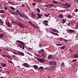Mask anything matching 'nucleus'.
<instances>
[{"label":"nucleus","mask_w":78,"mask_h":78,"mask_svg":"<svg viewBox=\"0 0 78 78\" xmlns=\"http://www.w3.org/2000/svg\"><path fill=\"white\" fill-rule=\"evenodd\" d=\"M51 31H53V32H56L57 33H59V32L57 31V30L55 29H52Z\"/></svg>","instance_id":"12"},{"label":"nucleus","mask_w":78,"mask_h":78,"mask_svg":"<svg viewBox=\"0 0 78 78\" xmlns=\"http://www.w3.org/2000/svg\"><path fill=\"white\" fill-rule=\"evenodd\" d=\"M0 21L1 22V24H3L4 22H3V21L2 20L0 19Z\"/></svg>","instance_id":"31"},{"label":"nucleus","mask_w":78,"mask_h":78,"mask_svg":"<svg viewBox=\"0 0 78 78\" xmlns=\"http://www.w3.org/2000/svg\"><path fill=\"white\" fill-rule=\"evenodd\" d=\"M59 39L61 41H63V38H61V37L59 38Z\"/></svg>","instance_id":"38"},{"label":"nucleus","mask_w":78,"mask_h":78,"mask_svg":"<svg viewBox=\"0 0 78 78\" xmlns=\"http://www.w3.org/2000/svg\"><path fill=\"white\" fill-rule=\"evenodd\" d=\"M38 17H40V19H41V15L39 14V13H37Z\"/></svg>","instance_id":"37"},{"label":"nucleus","mask_w":78,"mask_h":78,"mask_svg":"<svg viewBox=\"0 0 78 78\" xmlns=\"http://www.w3.org/2000/svg\"><path fill=\"white\" fill-rule=\"evenodd\" d=\"M12 22L13 23H14L15 24L17 23V22H15L14 21H13V20H12Z\"/></svg>","instance_id":"33"},{"label":"nucleus","mask_w":78,"mask_h":78,"mask_svg":"<svg viewBox=\"0 0 78 78\" xmlns=\"http://www.w3.org/2000/svg\"><path fill=\"white\" fill-rule=\"evenodd\" d=\"M51 58H53L52 55H49L48 57V59H51Z\"/></svg>","instance_id":"13"},{"label":"nucleus","mask_w":78,"mask_h":78,"mask_svg":"<svg viewBox=\"0 0 78 78\" xmlns=\"http://www.w3.org/2000/svg\"><path fill=\"white\" fill-rule=\"evenodd\" d=\"M8 62H10V63H12V62L11 61L9 60V61H8Z\"/></svg>","instance_id":"53"},{"label":"nucleus","mask_w":78,"mask_h":78,"mask_svg":"<svg viewBox=\"0 0 78 78\" xmlns=\"http://www.w3.org/2000/svg\"><path fill=\"white\" fill-rule=\"evenodd\" d=\"M22 7H25V5L24 4H23L22 5Z\"/></svg>","instance_id":"56"},{"label":"nucleus","mask_w":78,"mask_h":78,"mask_svg":"<svg viewBox=\"0 0 78 78\" xmlns=\"http://www.w3.org/2000/svg\"><path fill=\"white\" fill-rule=\"evenodd\" d=\"M8 12H10V13H11V14H13V15L14 14V12H12L11 10L8 11Z\"/></svg>","instance_id":"16"},{"label":"nucleus","mask_w":78,"mask_h":78,"mask_svg":"<svg viewBox=\"0 0 78 78\" xmlns=\"http://www.w3.org/2000/svg\"><path fill=\"white\" fill-rule=\"evenodd\" d=\"M18 46L20 47H22V45L20 44H18Z\"/></svg>","instance_id":"54"},{"label":"nucleus","mask_w":78,"mask_h":78,"mask_svg":"<svg viewBox=\"0 0 78 78\" xmlns=\"http://www.w3.org/2000/svg\"><path fill=\"white\" fill-rule=\"evenodd\" d=\"M77 60V59H73L72 61V62H75Z\"/></svg>","instance_id":"29"},{"label":"nucleus","mask_w":78,"mask_h":78,"mask_svg":"<svg viewBox=\"0 0 78 78\" xmlns=\"http://www.w3.org/2000/svg\"><path fill=\"white\" fill-rule=\"evenodd\" d=\"M57 46H62V44H56Z\"/></svg>","instance_id":"35"},{"label":"nucleus","mask_w":78,"mask_h":78,"mask_svg":"<svg viewBox=\"0 0 78 78\" xmlns=\"http://www.w3.org/2000/svg\"><path fill=\"white\" fill-rule=\"evenodd\" d=\"M35 56H38V55H37V54H35Z\"/></svg>","instance_id":"62"},{"label":"nucleus","mask_w":78,"mask_h":78,"mask_svg":"<svg viewBox=\"0 0 78 78\" xmlns=\"http://www.w3.org/2000/svg\"><path fill=\"white\" fill-rule=\"evenodd\" d=\"M6 51H9V50L8 49H5Z\"/></svg>","instance_id":"61"},{"label":"nucleus","mask_w":78,"mask_h":78,"mask_svg":"<svg viewBox=\"0 0 78 78\" xmlns=\"http://www.w3.org/2000/svg\"><path fill=\"white\" fill-rule=\"evenodd\" d=\"M16 12L17 13V14H18V15H20V12H19V11L18 10H16Z\"/></svg>","instance_id":"28"},{"label":"nucleus","mask_w":78,"mask_h":78,"mask_svg":"<svg viewBox=\"0 0 78 78\" xmlns=\"http://www.w3.org/2000/svg\"><path fill=\"white\" fill-rule=\"evenodd\" d=\"M12 52L13 53H14V54H15V55H17V53L16 52L14 51Z\"/></svg>","instance_id":"48"},{"label":"nucleus","mask_w":78,"mask_h":78,"mask_svg":"<svg viewBox=\"0 0 78 78\" xmlns=\"http://www.w3.org/2000/svg\"><path fill=\"white\" fill-rule=\"evenodd\" d=\"M4 8L5 10H6V9H8V8H7V7H5Z\"/></svg>","instance_id":"58"},{"label":"nucleus","mask_w":78,"mask_h":78,"mask_svg":"<svg viewBox=\"0 0 78 78\" xmlns=\"http://www.w3.org/2000/svg\"><path fill=\"white\" fill-rule=\"evenodd\" d=\"M59 16L60 17H61V18H63V15H62L60 14L59 15Z\"/></svg>","instance_id":"32"},{"label":"nucleus","mask_w":78,"mask_h":78,"mask_svg":"<svg viewBox=\"0 0 78 78\" xmlns=\"http://www.w3.org/2000/svg\"><path fill=\"white\" fill-rule=\"evenodd\" d=\"M36 5V4L35 3H32V5H33V6H35Z\"/></svg>","instance_id":"50"},{"label":"nucleus","mask_w":78,"mask_h":78,"mask_svg":"<svg viewBox=\"0 0 78 78\" xmlns=\"http://www.w3.org/2000/svg\"><path fill=\"white\" fill-rule=\"evenodd\" d=\"M24 16V18H27V19H28V16H27L25 15Z\"/></svg>","instance_id":"44"},{"label":"nucleus","mask_w":78,"mask_h":78,"mask_svg":"<svg viewBox=\"0 0 78 78\" xmlns=\"http://www.w3.org/2000/svg\"><path fill=\"white\" fill-rule=\"evenodd\" d=\"M22 45H21V46L20 47L22 48V49H23V50H24L25 49V46H24V45H25V43L23 44H22Z\"/></svg>","instance_id":"14"},{"label":"nucleus","mask_w":78,"mask_h":78,"mask_svg":"<svg viewBox=\"0 0 78 78\" xmlns=\"http://www.w3.org/2000/svg\"><path fill=\"white\" fill-rule=\"evenodd\" d=\"M41 56H43V57H45V54H44L43 53V54H42L41 55Z\"/></svg>","instance_id":"45"},{"label":"nucleus","mask_w":78,"mask_h":78,"mask_svg":"<svg viewBox=\"0 0 78 78\" xmlns=\"http://www.w3.org/2000/svg\"><path fill=\"white\" fill-rule=\"evenodd\" d=\"M29 23L30 25H32L33 24V23H32V22H31V21H30L29 22Z\"/></svg>","instance_id":"34"},{"label":"nucleus","mask_w":78,"mask_h":78,"mask_svg":"<svg viewBox=\"0 0 78 78\" xmlns=\"http://www.w3.org/2000/svg\"><path fill=\"white\" fill-rule=\"evenodd\" d=\"M23 65L24 67L28 68L30 67V65L28 64L27 63H24L23 64Z\"/></svg>","instance_id":"3"},{"label":"nucleus","mask_w":78,"mask_h":78,"mask_svg":"<svg viewBox=\"0 0 78 78\" xmlns=\"http://www.w3.org/2000/svg\"><path fill=\"white\" fill-rule=\"evenodd\" d=\"M53 3H55V4H58L59 3L58 2L55 1H53Z\"/></svg>","instance_id":"19"},{"label":"nucleus","mask_w":78,"mask_h":78,"mask_svg":"<svg viewBox=\"0 0 78 78\" xmlns=\"http://www.w3.org/2000/svg\"><path fill=\"white\" fill-rule=\"evenodd\" d=\"M67 40L65 39L64 42H67Z\"/></svg>","instance_id":"63"},{"label":"nucleus","mask_w":78,"mask_h":78,"mask_svg":"<svg viewBox=\"0 0 78 78\" xmlns=\"http://www.w3.org/2000/svg\"><path fill=\"white\" fill-rule=\"evenodd\" d=\"M66 21H67V20L65 19H63L62 20V21L64 23H66Z\"/></svg>","instance_id":"27"},{"label":"nucleus","mask_w":78,"mask_h":78,"mask_svg":"<svg viewBox=\"0 0 78 78\" xmlns=\"http://www.w3.org/2000/svg\"><path fill=\"white\" fill-rule=\"evenodd\" d=\"M49 6V4H46L45 6L46 7H47V6Z\"/></svg>","instance_id":"59"},{"label":"nucleus","mask_w":78,"mask_h":78,"mask_svg":"<svg viewBox=\"0 0 78 78\" xmlns=\"http://www.w3.org/2000/svg\"><path fill=\"white\" fill-rule=\"evenodd\" d=\"M78 58V54H76L75 56V58Z\"/></svg>","instance_id":"40"},{"label":"nucleus","mask_w":78,"mask_h":78,"mask_svg":"<svg viewBox=\"0 0 78 78\" xmlns=\"http://www.w3.org/2000/svg\"><path fill=\"white\" fill-rule=\"evenodd\" d=\"M44 23H43L44 24L46 25V26H48V20H44Z\"/></svg>","instance_id":"4"},{"label":"nucleus","mask_w":78,"mask_h":78,"mask_svg":"<svg viewBox=\"0 0 78 78\" xmlns=\"http://www.w3.org/2000/svg\"><path fill=\"white\" fill-rule=\"evenodd\" d=\"M68 18L70 19V18H72V16H71L69 15L68 16Z\"/></svg>","instance_id":"46"},{"label":"nucleus","mask_w":78,"mask_h":78,"mask_svg":"<svg viewBox=\"0 0 78 78\" xmlns=\"http://www.w3.org/2000/svg\"><path fill=\"white\" fill-rule=\"evenodd\" d=\"M49 64L51 66H54V67H56V62H49Z\"/></svg>","instance_id":"1"},{"label":"nucleus","mask_w":78,"mask_h":78,"mask_svg":"<svg viewBox=\"0 0 78 78\" xmlns=\"http://www.w3.org/2000/svg\"><path fill=\"white\" fill-rule=\"evenodd\" d=\"M5 13V12L3 11V10H1L0 11V13Z\"/></svg>","instance_id":"30"},{"label":"nucleus","mask_w":78,"mask_h":78,"mask_svg":"<svg viewBox=\"0 0 78 78\" xmlns=\"http://www.w3.org/2000/svg\"><path fill=\"white\" fill-rule=\"evenodd\" d=\"M71 23L72 24H73V23H74V21H72L71 22Z\"/></svg>","instance_id":"60"},{"label":"nucleus","mask_w":78,"mask_h":78,"mask_svg":"<svg viewBox=\"0 0 78 78\" xmlns=\"http://www.w3.org/2000/svg\"><path fill=\"white\" fill-rule=\"evenodd\" d=\"M65 47H66V46H62L61 48V49L63 50V49H64Z\"/></svg>","instance_id":"41"},{"label":"nucleus","mask_w":78,"mask_h":78,"mask_svg":"<svg viewBox=\"0 0 78 78\" xmlns=\"http://www.w3.org/2000/svg\"><path fill=\"white\" fill-rule=\"evenodd\" d=\"M33 67L35 70H37L38 69V66L37 65H34Z\"/></svg>","instance_id":"9"},{"label":"nucleus","mask_w":78,"mask_h":78,"mask_svg":"<svg viewBox=\"0 0 78 78\" xmlns=\"http://www.w3.org/2000/svg\"><path fill=\"white\" fill-rule=\"evenodd\" d=\"M37 60H38L39 61H40V62H45V60H44V59H41L39 58H38Z\"/></svg>","instance_id":"8"},{"label":"nucleus","mask_w":78,"mask_h":78,"mask_svg":"<svg viewBox=\"0 0 78 78\" xmlns=\"http://www.w3.org/2000/svg\"><path fill=\"white\" fill-rule=\"evenodd\" d=\"M55 67V66H50L48 70H49L51 71L53 70L54 68Z\"/></svg>","instance_id":"2"},{"label":"nucleus","mask_w":78,"mask_h":78,"mask_svg":"<svg viewBox=\"0 0 78 78\" xmlns=\"http://www.w3.org/2000/svg\"><path fill=\"white\" fill-rule=\"evenodd\" d=\"M78 11V9H75V12H76Z\"/></svg>","instance_id":"49"},{"label":"nucleus","mask_w":78,"mask_h":78,"mask_svg":"<svg viewBox=\"0 0 78 78\" xmlns=\"http://www.w3.org/2000/svg\"><path fill=\"white\" fill-rule=\"evenodd\" d=\"M69 51H70V53H72V52H73V51H72V49H70L69 50Z\"/></svg>","instance_id":"43"},{"label":"nucleus","mask_w":78,"mask_h":78,"mask_svg":"<svg viewBox=\"0 0 78 78\" xmlns=\"http://www.w3.org/2000/svg\"><path fill=\"white\" fill-rule=\"evenodd\" d=\"M17 25L19 26L21 28H23V24H21V23H17Z\"/></svg>","instance_id":"5"},{"label":"nucleus","mask_w":78,"mask_h":78,"mask_svg":"<svg viewBox=\"0 0 78 78\" xmlns=\"http://www.w3.org/2000/svg\"><path fill=\"white\" fill-rule=\"evenodd\" d=\"M37 12H40V9L39 8L37 9Z\"/></svg>","instance_id":"26"},{"label":"nucleus","mask_w":78,"mask_h":78,"mask_svg":"<svg viewBox=\"0 0 78 78\" xmlns=\"http://www.w3.org/2000/svg\"><path fill=\"white\" fill-rule=\"evenodd\" d=\"M16 42L17 43H19L20 44H22V45H23V44H24V43L20 41H16Z\"/></svg>","instance_id":"7"},{"label":"nucleus","mask_w":78,"mask_h":78,"mask_svg":"<svg viewBox=\"0 0 78 78\" xmlns=\"http://www.w3.org/2000/svg\"><path fill=\"white\" fill-rule=\"evenodd\" d=\"M45 70H47V69H48V67H45Z\"/></svg>","instance_id":"57"},{"label":"nucleus","mask_w":78,"mask_h":78,"mask_svg":"<svg viewBox=\"0 0 78 78\" xmlns=\"http://www.w3.org/2000/svg\"><path fill=\"white\" fill-rule=\"evenodd\" d=\"M51 33L52 34H53L54 35H55V36H59V34L57 33H55L52 31L51 32Z\"/></svg>","instance_id":"10"},{"label":"nucleus","mask_w":78,"mask_h":78,"mask_svg":"<svg viewBox=\"0 0 78 78\" xmlns=\"http://www.w3.org/2000/svg\"><path fill=\"white\" fill-rule=\"evenodd\" d=\"M64 65H65V64H64V63L63 62L61 64V67H64L65 66Z\"/></svg>","instance_id":"15"},{"label":"nucleus","mask_w":78,"mask_h":78,"mask_svg":"<svg viewBox=\"0 0 78 78\" xmlns=\"http://www.w3.org/2000/svg\"><path fill=\"white\" fill-rule=\"evenodd\" d=\"M2 66L3 67H6V65L4 63H2Z\"/></svg>","instance_id":"25"},{"label":"nucleus","mask_w":78,"mask_h":78,"mask_svg":"<svg viewBox=\"0 0 78 78\" xmlns=\"http://www.w3.org/2000/svg\"><path fill=\"white\" fill-rule=\"evenodd\" d=\"M39 47H42V44H39Z\"/></svg>","instance_id":"51"},{"label":"nucleus","mask_w":78,"mask_h":78,"mask_svg":"<svg viewBox=\"0 0 78 78\" xmlns=\"http://www.w3.org/2000/svg\"><path fill=\"white\" fill-rule=\"evenodd\" d=\"M41 52H43V51H44V50L43 49H41Z\"/></svg>","instance_id":"52"},{"label":"nucleus","mask_w":78,"mask_h":78,"mask_svg":"<svg viewBox=\"0 0 78 78\" xmlns=\"http://www.w3.org/2000/svg\"><path fill=\"white\" fill-rule=\"evenodd\" d=\"M32 26H33L34 27V28H36V26H35V24H32Z\"/></svg>","instance_id":"42"},{"label":"nucleus","mask_w":78,"mask_h":78,"mask_svg":"<svg viewBox=\"0 0 78 78\" xmlns=\"http://www.w3.org/2000/svg\"><path fill=\"white\" fill-rule=\"evenodd\" d=\"M31 16L32 17H35V14L34 13H33V12L31 13Z\"/></svg>","instance_id":"23"},{"label":"nucleus","mask_w":78,"mask_h":78,"mask_svg":"<svg viewBox=\"0 0 78 78\" xmlns=\"http://www.w3.org/2000/svg\"><path fill=\"white\" fill-rule=\"evenodd\" d=\"M10 3L12 5H15V4H14L13 2H10Z\"/></svg>","instance_id":"47"},{"label":"nucleus","mask_w":78,"mask_h":78,"mask_svg":"<svg viewBox=\"0 0 78 78\" xmlns=\"http://www.w3.org/2000/svg\"><path fill=\"white\" fill-rule=\"evenodd\" d=\"M2 56H3V57H5L6 56L4 55H2Z\"/></svg>","instance_id":"64"},{"label":"nucleus","mask_w":78,"mask_h":78,"mask_svg":"<svg viewBox=\"0 0 78 78\" xmlns=\"http://www.w3.org/2000/svg\"><path fill=\"white\" fill-rule=\"evenodd\" d=\"M28 49H29V50H32V49L30 48H28Z\"/></svg>","instance_id":"55"},{"label":"nucleus","mask_w":78,"mask_h":78,"mask_svg":"<svg viewBox=\"0 0 78 78\" xmlns=\"http://www.w3.org/2000/svg\"><path fill=\"white\" fill-rule=\"evenodd\" d=\"M49 6L51 7H53L54 5L53 4H49Z\"/></svg>","instance_id":"36"},{"label":"nucleus","mask_w":78,"mask_h":78,"mask_svg":"<svg viewBox=\"0 0 78 78\" xmlns=\"http://www.w3.org/2000/svg\"><path fill=\"white\" fill-rule=\"evenodd\" d=\"M7 25L9 27H11V24H10V23L9 22H8L7 23Z\"/></svg>","instance_id":"24"},{"label":"nucleus","mask_w":78,"mask_h":78,"mask_svg":"<svg viewBox=\"0 0 78 78\" xmlns=\"http://www.w3.org/2000/svg\"><path fill=\"white\" fill-rule=\"evenodd\" d=\"M4 35V34H0V38H1V39H2L3 38V35Z\"/></svg>","instance_id":"18"},{"label":"nucleus","mask_w":78,"mask_h":78,"mask_svg":"<svg viewBox=\"0 0 78 78\" xmlns=\"http://www.w3.org/2000/svg\"><path fill=\"white\" fill-rule=\"evenodd\" d=\"M18 54H19V55H21V56H24L25 55H24V53L19 51L18 52Z\"/></svg>","instance_id":"6"},{"label":"nucleus","mask_w":78,"mask_h":78,"mask_svg":"<svg viewBox=\"0 0 78 78\" xmlns=\"http://www.w3.org/2000/svg\"><path fill=\"white\" fill-rule=\"evenodd\" d=\"M43 69H44V67L41 66L39 67L38 70H43Z\"/></svg>","instance_id":"22"},{"label":"nucleus","mask_w":78,"mask_h":78,"mask_svg":"<svg viewBox=\"0 0 78 78\" xmlns=\"http://www.w3.org/2000/svg\"><path fill=\"white\" fill-rule=\"evenodd\" d=\"M10 7L11 8V9L12 10H14V9H15V8L10 6Z\"/></svg>","instance_id":"39"},{"label":"nucleus","mask_w":78,"mask_h":78,"mask_svg":"<svg viewBox=\"0 0 78 78\" xmlns=\"http://www.w3.org/2000/svg\"><path fill=\"white\" fill-rule=\"evenodd\" d=\"M65 6H67L68 8H70V5L68 3H65Z\"/></svg>","instance_id":"11"},{"label":"nucleus","mask_w":78,"mask_h":78,"mask_svg":"<svg viewBox=\"0 0 78 78\" xmlns=\"http://www.w3.org/2000/svg\"><path fill=\"white\" fill-rule=\"evenodd\" d=\"M69 32H70V33H75V31H74V30H73L69 29Z\"/></svg>","instance_id":"17"},{"label":"nucleus","mask_w":78,"mask_h":78,"mask_svg":"<svg viewBox=\"0 0 78 78\" xmlns=\"http://www.w3.org/2000/svg\"><path fill=\"white\" fill-rule=\"evenodd\" d=\"M19 15L20 16H21V17H25V15L23 14H21L20 13Z\"/></svg>","instance_id":"21"},{"label":"nucleus","mask_w":78,"mask_h":78,"mask_svg":"<svg viewBox=\"0 0 78 78\" xmlns=\"http://www.w3.org/2000/svg\"><path fill=\"white\" fill-rule=\"evenodd\" d=\"M50 15V14L49 13H48V14H45L44 16L45 17H48Z\"/></svg>","instance_id":"20"}]
</instances>
